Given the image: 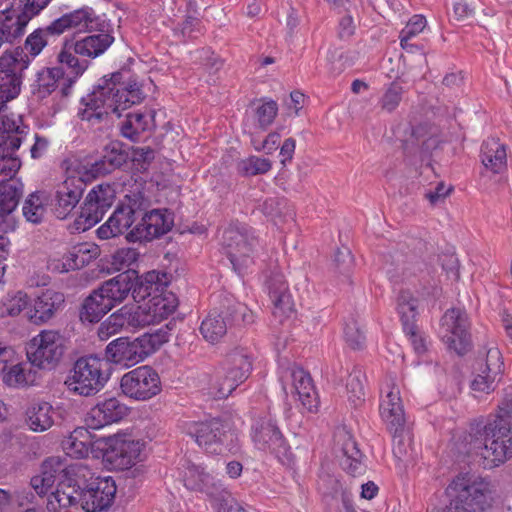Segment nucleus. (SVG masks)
Segmentation results:
<instances>
[{
  "label": "nucleus",
  "mask_w": 512,
  "mask_h": 512,
  "mask_svg": "<svg viewBox=\"0 0 512 512\" xmlns=\"http://www.w3.org/2000/svg\"><path fill=\"white\" fill-rule=\"evenodd\" d=\"M47 198L44 192L35 191L30 193L24 200L22 213L26 221L39 224L43 221L46 213Z\"/></svg>",
  "instance_id": "79ce46f5"
},
{
  "label": "nucleus",
  "mask_w": 512,
  "mask_h": 512,
  "mask_svg": "<svg viewBox=\"0 0 512 512\" xmlns=\"http://www.w3.org/2000/svg\"><path fill=\"white\" fill-rule=\"evenodd\" d=\"M418 299L408 290H402L397 296V312L400 316L403 329L411 330L416 324L418 315Z\"/></svg>",
  "instance_id": "ea45409f"
},
{
  "label": "nucleus",
  "mask_w": 512,
  "mask_h": 512,
  "mask_svg": "<svg viewBox=\"0 0 512 512\" xmlns=\"http://www.w3.org/2000/svg\"><path fill=\"white\" fill-rule=\"evenodd\" d=\"M449 489L453 498L444 512H482L492 505L491 486L483 478L460 474Z\"/></svg>",
  "instance_id": "39448f33"
},
{
  "label": "nucleus",
  "mask_w": 512,
  "mask_h": 512,
  "mask_svg": "<svg viewBox=\"0 0 512 512\" xmlns=\"http://www.w3.org/2000/svg\"><path fill=\"white\" fill-rule=\"evenodd\" d=\"M403 87L397 83L392 82L386 89L384 94L379 100V105L382 110L386 112H393L402 100Z\"/></svg>",
  "instance_id": "6e6d98bb"
},
{
  "label": "nucleus",
  "mask_w": 512,
  "mask_h": 512,
  "mask_svg": "<svg viewBox=\"0 0 512 512\" xmlns=\"http://www.w3.org/2000/svg\"><path fill=\"white\" fill-rule=\"evenodd\" d=\"M64 82V71L61 67H44L36 73L33 84V94L40 99L50 96Z\"/></svg>",
  "instance_id": "7c9ffc66"
},
{
  "label": "nucleus",
  "mask_w": 512,
  "mask_h": 512,
  "mask_svg": "<svg viewBox=\"0 0 512 512\" xmlns=\"http://www.w3.org/2000/svg\"><path fill=\"white\" fill-rule=\"evenodd\" d=\"M183 483L187 489L205 494L215 507L231 494L220 479L190 461L184 466Z\"/></svg>",
  "instance_id": "2eb2a0df"
},
{
  "label": "nucleus",
  "mask_w": 512,
  "mask_h": 512,
  "mask_svg": "<svg viewBox=\"0 0 512 512\" xmlns=\"http://www.w3.org/2000/svg\"><path fill=\"white\" fill-rule=\"evenodd\" d=\"M101 450L104 461L115 469L125 470L139 460L142 444L127 435H113L104 440Z\"/></svg>",
  "instance_id": "f3484780"
},
{
  "label": "nucleus",
  "mask_w": 512,
  "mask_h": 512,
  "mask_svg": "<svg viewBox=\"0 0 512 512\" xmlns=\"http://www.w3.org/2000/svg\"><path fill=\"white\" fill-rule=\"evenodd\" d=\"M470 323L467 313L460 308L448 309L441 318L440 336L450 350L464 355L471 346Z\"/></svg>",
  "instance_id": "ddd939ff"
},
{
  "label": "nucleus",
  "mask_w": 512,
  "mask_h": 512,
  "mask_svg": "<svg viewBox=\"0 0 512 512\" xmlns=\"http://www.w3.org/2000/svg\"><path fill=\"white\" fill-rule=\"evenodd\" d=\"M54 410L47 402H42L29 408L27 412V422L34 431H45L50 428L54 422Z\"/></svg>",
  "instance_id": "37998d69"
},
{
  "label": "nucleus",
  "mask_w": 512,
  "mask_h": 512,
  "mask_svg": "<svg viewBox=\"0 0 512 512\" xmlns=\"http://www.w3.org/2000/svg\"><path fill=\"white\" fill-rule=\"evenodd\" d=\"M25 364H22L18 361L16 357L15 362H11V365L8 366V369L0 373L2 376L3 382L10 387H21L28 385L32 380L31 372H26Z\"/></svg>",
  "instance_id": "49530a36"
},
{
  "label": "nucleus",
  "mask_w": 512,
  "mask_h": 512,
  "mask_svg": "<svg viewBox=\"0 0 512 512\" xmlns=\"http://www.w3.org/2000/svg\"><path fill=\"white\" fill-rule=\"evenodd\" d=\"M344 337L346 343L354 350L362 349L365 344V335L358 326L357 322L352 320L345 324Z\"/></svg>",
  "instance_id": "052dcab7"
},
{
  "label": "nucleus",
  "mask_w": 512,
  "mask_h": 512,
  "mask_svg": "<svg viewBox=\"0 0 512 512\" xmlns=\"http://www.w3.org/2000/svg\"><path fill=\"white\" fill-rule=\"evenodd\" d=\"M332 492L325 495L328 512H357L352 501V494L342 484L331 479Z\"/></svg>",
  "instance_id": "4c0bfd02"
},
{
  "label": "nucleus",
  "mask_w": 512,
  "mask_h": 512,
  "mask_svg": "<svg viewBox=\"0 0 512 512\" xmlns=\"http://www.w3.org/2000/svg\"><path fill=\"white\" fill-rule=\"evenodd\" d=\"M222 244L235 272L242 275L253 263L258 239L251 227L242 224L229 225L223 232Z\"/></svg>",
  "instance_id": "0eeeda50"
},
{
  "label": "nucleus",
  "mask_w": 512,
  "mask_h": 512,
  "mask_svg": "<svg viewBox=\"0 0 512 512\" xmlns=\"http://www.w3.org/2000/svg\"><path fill=\"white\" fill-rule=\"evenodd\" d=\"M86 188L80 177H67L57 184L47 198V205L53 215L61 220L67 219L79 204Z\"/></svg>",
  "instance_id": "dca6fc26"
},
{
  "label": "nucleus",
  "mask_w": 512,
  "mask_h": 512,
  "mask_svg": "<svg viewBox=\"0 0 512 512\" xmlns=\"http://www.w3.org/2000/svg\"><path fill=\"white\" fill-rule=\"evenodd\" d=\"M128 72H114L99 80L97 87L81 103L85 106L78 116L92 124L99 123L109 114L121 116V112L145 99L142 86L135 80L126 78Z\"/></svg>",
  "instance_id": "f03ea898"
},
{
  "label": "nucleus",
  "mask_w": 512,
  "mask_h": 512,
  "mask_svg": "<svg viewBox=\"0 0 512 512\" xmlns=\"http://www.w3.org/2000/svg\"><path fill=\"white\" fill-rule=\"evenodd\" d=\"M52 23L45 27L35 29L30 33L24 41L23 46H17L13 49L6 50L2 54L9 55L17 62H26V70L31 62L43 51L48 45L49 38L59 37L57 33L51 31Z\"/></svg>",
  "instance_id": "393cba45"
},
{
  "label": "nucleus",
  "mask_w": 512,
  "mask_h": 512,
  "mask_svg": "<svg viewBox=\"0 0 512 512\" xmlns=\"http://www.w3.org/2000/svg\"><path fill=\"white\" fill-rule=\"evenodd\" d=\"M90 250L86 244H81L73 248L69 253L68 259L72 261L69 263V268L79 269L91 258Z\"/></svg>",
  "instance_id": "338daca9"
},
{
  "label": "nucleus",
  "mask_w": 512,
  "mask_h": 512,
  "mask_svg": "<svg viewBox=\"0 0 512 512\" xmlns=\"http://www.w3.org/2000/svg\"><path fill=\"white\" fill-rule=\"evenodd\" d=\"M62 446L67 455L75 458H84L88 456L91 449L86 446L85 442L74 440L71 435L62 442Z\"/></svg>",
  "instance_id": "69168bd1"
},
{
  "label": "nucleus",
  "mask_w": 512,
  "mask_h": 512,
  "mask_svg": "<svg viewBox=\"0 0 512 512\" xmlns=\"http://www.w3.org/2000/svg\"><path fill=\"white\" fill-rule=\"evenodd\" d=\"M182 429L206 453L219 455L224 451L226 429L219 419L214 418L204 422L186 421Z\"/></svg>",
  "instance_id": "a211bd4d"
},
{
  "label": "nucleus",
  "mask_w": 512,
  "mask_h": 512,
  "mask_svg": "<svg viewBox=\"0 0 512 512\" xmlns=\"http://www.w3.org/2000/svg\"><path fill=\"white\" fill-rule=\"evenodd\" d=\"M138 222L126 235L129 242L151 241L168 233L174 225L173 214L168 209L143 211Z\"/></svg>",
  "instance_id": "6ab92c4d"
},
{
  "label": "nucleus",
  "mask_w": 512,
  "mask_h": 512,
  "mask_svg": "<svg viewBox=\"0 0 512 512\" xmlns=\"http://www.w3.org/2000/svg\"><path fill=\"white\" fill-rule=\"evenodd\" d=\"M121 308L129 329L153 324V318H151L147 303L143 305H125Z\"/></svg>",
  "instance_id": "a18cd8bd"
},
{
  "label": "nucleus",
  "mask_w": 512,
  "mask_h": 512,
  "mask_svg": "<svg viewBox=\"0 0 512 512\" xmlns=\"http://www.w3.org/2000/svg\"><path fill=\"white\" fill-rule=\"evenodd\" d=\"M28 21L14 10H3L0 12V48L8 43L12 44L15 40L22 37Z\"/></svg>",
  "instance_id": "473e14b6"
},
{
  "label": "nucleus",
  "mask_w": 512,
  "mask_h": 512,
  "mask_svg": "<svg viewBox=\"0 0 512 512\" xmlns=\"http://www.w3.org/2000/svg\"><path fill=\"white\" fill-rule=\"evenodd\" d=\"M427 25L426 18L423 15H413L406 26L402 29L405 38H414L421 33Z\"/></svg>",
  "instance_id": "774afa93"
},
{
  "label": "nucleus",
  "mask_w": 512,
  "mask_h": 512,
  "mask_svg": "<svg viewBox=\"0 0 512 512\" xmlns=\"http://www.w3.org/2000/svg\"><path fill=\"white\" fill-rule=\"evenodd\" d=\"M499 380V378L489 373H482L481 371H479V373L471 382V389L477 392L490 393L494 391L496 383Z\"/></svg>",
  "instance_id": "e2e57ef3"
},
{
  "label": "nucleus",
  "mask_w": 512,
  "mask_h": 512,
  "mask_svg": "<svg viewBox=\"0 0 512 512\" xmlns=\"http://www.w3.org/2000/svg\"><path fill=\"white\" fill-rule=\"evenodd\" d=\"M484 467H497L512 458V398H505L493 422L484 426Z\"/></svg>",
  "instance_id": "20e7f679"
},
{
  "label": "nucleus",
  "mask_w": 512,
  "mask_h": 512,
  "mask_svg": "<svg viewBox=\"0 0 512 512\" xmlns=\"http://www.w3.org/2000/svg\"><path fill=\"white\" fill-rule=\"evenodd\" d=\"M485 356L484 362L479 363V371L489 373L500 379L504 372V362L499 348L496 346L487 347Z\"/></svg>",
  "instance_id": "603ef678"
},
{
  "label": "nucleus",
  "mask_w": 512,
  "mask_h": 512,
  "mask_svg": "<svg viewBox=\"0 0 512 512\" xmlns=\"http://www.w3.org/2000/svg\"><path fill=\"white\" fill-rule=\"evenodd\" d=\"M334 270L339 276L342 277V282L351 284V274L354 266V258L351 251L344 247L337 249L333 260Z\"/></svg>",
  "instance_id": "09e8293b"
},
{
  "label": "nucleus",
  "mask_w": 512,
  "mask_h": 512,
  "mask_svg": "<svg viewBox=\"0 0 512 512\" xmlns=\"http://www.w3.org/2000/svg\"><path fill=\"white\" fill-rule=\"evenodd\" d=\"M146 199L141 193L126 195L109 219L96 231L98 238L106 240L127 231L146 210Z\"/></svg>",
  "instance_id": "9d476101"
},
{
  "label": "nucleus",
  "mask_w": 512,
  "mask_h": 512,
  "mask_svg": "<svg viewBox=\"0 0 512 512\" xmlns=\"http://www.w3.org/2000/svg\"><path fill=\"white\" fill-rule=\"evenodd\" d=\"M129 413V408L115 397L99 401L87 413L86 425L93 429H100L104 426L116 423L124 419Z\"/></svg>",
  "instance_id": "a878e982"
},
{
  "label": "nucleus",
  "mask_w": 512,
  "mask_h": 512,
  "mask_svg": "<svg viewBox=\"0 0 512 512\" xmlns=\"http://www.w3.org/2000/svg\"><path fill=\"white\" fill-rule=\"evenodd\" d=\"M135 277L136 271L134 269H128L105 281L98 288V291L103 294V297H105L111 309L122 303L128 297L133 287Z\"/></svg>",
  "instance_id": "bb28decb"
},
{
  "label": "nucleus",
  "mask_w": 512,
  "mask_h": 512,
  "mask_svg": "<svg viewBox=\"0 0 512 512\" xmlns=\"http://www.w3.org/2000/svg\"><path fill=\"white\" fill-rule=\"evenodd\" d=\"M364 380L365 375L362 369L355 366L347 379V393L349 400L355 405H359L364 400Z\"/></svg>",
  "instance_id": "8fccbe9b"
},
{
  "label": "nucleus",
  "mask_w": 512,
  "mask_h": 512,
  "mask_svg": "<svg viewBox=\"0 0 512 512\" xmlns=\"http://www.w3.org/2000/svg\"><path fill=\"white\" fill-rule=\"evenodd\" d=\"M73 48L74 44L71 40L66 39L56 57L58 67L64 71V82L61 84L62 97L71 95L74 84L90 66V61L80 57Z\"/></svg>",
  "instance_id": "5701e85b"
},
{
  "label": "nucleus",
  "mask_w": 512,
  "mask_h": 512,
  "mask_svg": "<svg viewBox=\"0 0 512 512\" xmlns=\"http://www.w3.org/2000/svg\"><path fill=\"white\" fill-rule=\"evenodd\" d=\"M148 309L153 318V324L168 318L176 309L177 301L174 296L163 297L160 295L153 296L148 302Z\"/></svg>",
  "instance_id": "c03bdc74"
},
{
  "label": "nucleus",
  "mask_w": 512,
  "mask_h": 512,
  "mask_svg": "<svg viewBox=\"0 0 512 512\" xmlns=\"http://www.w3.org/2000/svg\"><path fill=\"white\" fill-rule=\"evenodd\" d=\"M263 213L275 218H292L294 213L293 210L288 206V201L285 198L269 197L262 204Z\"/></svg>",
  "instance_id": "5fc2aeb1"
},
{
  "label": "nucleus",
  "mask_w": 512,
  "mask_h": 512,
  "mask_svg": "<svg viewBox=\"0 0 512 512\" xmlns=\"http://www.w3.org/2000/svg\"><path fill=\"white\" fill-rule=\"evenodd\" d=\"M110 310L111 306L106 302L103 294L96 289L84 300L80 319L82 322L97 323Z\"/></svg>",
  "instance_id": "c9c22d12"
},
{
  "label": "nucleus",
  "mask_w": 512,
  "mask_h": 512,
  "mask_svg": "<svg viewBox=\"0 0 512 512\" xmlns=\"http://www.w3.org/2000/svg\"><path fill=\"white\" fill-rule=\"evenodd\" d=\"M66 349V339L60 332L44 330L28 343L27 358L34 367L53 370L60 364Z\"/></svg>",
  "instance_id": "6e6552de"
},
{
  "label": "nucleus",
  "mask_w": 512,
  "mask_h": 512,
  "mask_svg": "<svg viewBox=\"0 0 512 512\" xmlns=\"http://www.w3.org/2000/svg\"><path fill=\"white\" fill-rule=\"evenodd\" d=\"M151 346L143 336L133 340L118 338L106 347L107 358L115 364L133 366L151 355Z\"/></svg>",
  "instance_id": "4be33fe9"
},
{
  "label": "nucleus",
  "mask_w": 512,
  "mask_h": 512,
  "mask_svg": "<svg viewBox=\"0 0 512 512\" xmlns=\"http://www.w3.org/2000/svg\"><path fill=\"white\" fill-rule=\"evenodd\" d=\"M26 71V62H17L9 55L0 56V146L11 139L12 148H19L27 133L20 115L11 112L7 103L17 98Z\"/></svg>",
  "instance_id": "7ed1b4c3"
},
{
  "label": "nucleus",
  "mask_w": 512,
  "mask_h": 512,
  "mask_svg": "<svg viewBox=\"0 0 512 512\" xmlns=\"http://www.w3.org/2000/svg\"><path fill=\"white\" fill-rule=\"evenodd\" d=\"M93 32L81 38H72L71 42L74 44L73 50L78 53L80 57L88 59L90 62L103 55L114 42V36L109 32Z\"/></svg>",
  "instance_id": "cd10ccee"
},
{
  "label": "nucleus",
  "mask_w": 512,
  "mask_h": 512,
  "mask_svg": "<svg viewBox=\"0 0 512 512\" xmlns=\"http://www.w3.org/2000/svg\"><path fill=\"white\" fill-rule=\"evenodd\" d=\"M123 329H129L122 308L112 313L98 328V336L101 340H107Z\"/></svg>",
  "instance_id": "864d4df0"
},
{
  "label": "nucleus",
  "mask_w": 512,
  "mask_h": 512,
  "mask_svg": "<svg viewBox=\"0 0 512 512\" xmlns=\"http://www.w3.org/2000/svg\"><path fill=\"white\" fill-rule=\"evenodd\" d=\"M175 33H179L183 38H196L200 33V20L192 15H187L185 19L174 28Z\"/></svg>",
  "instance_id": "680f3d73"
},
{
  "label": "nucleus",
  "mask_w": 512,
  "mask_h": 512,
  "mask_svg": "<svg viewBox=\"0 0 512 512\" xmlns=\"http://www.w3.org/2000/svg\"><path fill=\"white\" fill-rule=\"evenodd\" d=\"M17 149L12 148L11 139H8L7 144L0 146V183L18 180L15 175L21 167V161L13 156Z\"/></svg>",
  "instance_id": "a19ab883"
},
{
  "label": "nucleus",
  "mask_w": 512,
  "mask_h": 512,
  "mask_svg": "<svg viewBox=\"0 0 512 512\" xmlns=\"http://www.w3.org/2000/svg\"><path fill=\"white\" fill-rule=\"evenodd\" d=\"M481 162L493 173H501L507 167L506 146L498 138H488L481 145Z\"/></svg>",
  "instance_id": "2f4dec72"
},
{
  "label": "nucleus",
  "mask_w": 512,
  "mask_h": 512,
  "mask_svg": "<svg viewBox=\"0 0 512 512\" xmlns=\"http://www.w3.org/2000/svg\"><path fill=\"white\" fill-rule=\"evenodd\" d=\"M106 365L101 358L89 355L77 359L65 380L68 390L81 395L92 396L97 394L108 381L104 373Z\"/></svg>",
  "instance_id": "423d86ee"
},
{
  "label": "nucleus",
  "mask_w": 512,
  "mask_h": 512,
  "mask_svg": "<svg viewBox=\"0 0 512 512\" xmlns=\"http://www.w3.org/2000/svg\"><path fill=\"white\" fill-rule=\"evenodd\" d=\"M51 23V31L57 33L58 36L68 31L78 34L107 32V29L111 27L104 16L97 14L92 7L87 5L64 13Z\"/></svg>",
  "instance_id": "9b49d317"
},
{
  "label": "nucleus",
  "mask_w": 512,
  "mask_h": 512,
  "mask_svg": "<svg viewBox=\"0 0 512 512\" xmlns=\"http://www.w3.org/2000/svg\"><path fill=\"white\" fill-rule=\"evenodd\" d=\"M101 154L103 155V158L106 159L108 165L114 169V171L122 167L129 158L126 145L120 141L109 142L104 146Z\"/></svg>",
  "instance_id": "3c124183"
},
{
  "label": "nucleus",
  "mask_w": 512,
  "mask_h": 512,
  "mask_svg": "<svg viewBox=\"0 0 512 512\" xmlns=\"http://www.w3.org/2000/svg\"><path fill=\"white\" fill-rule=\"evenodd\" d=\"M272 167L271 161L266 158L250 156L238 161L236 169L238 174L244 177L267 173Z\"/></svg>",
  "instance_id": "de8ad7c7"
},
{
  "label": "nucleus",
  "mask_w": 512,
  "mask_h": 512,
  "mask_svg": "<svg viewBox=\"0 0 512 512\" xmlns=\"http://www.w3.org/2000/svg\"><path fill=\"white\" fill-rule=\"evenodd\" d=\"M342 452L341 466L348 474L355 477L365 473L366 465L363 462L364 455L353 438L349 437L343 443Z\"/></svg>",
  "instance_id": "e433bc0d"
},
{
  "label": "nucleus",
  "mask_w": 512,
  "mask_h": 512,
  "mask_svg": "<svg viewBox=\"0 0 512 512\" xmlns=\"http://www.w3.org/2000/svg\"><path fill=\"white\" fill-rule=\"evenodd\" d=\"M252 371V359L245 348H236L227 354L217 370V389L220 398H227Z\"/></svg>",
  "instance_id": "1a4fd4ad"
},
{
  "label": "nucleus",
  "mask_w": 512,
  "mask_h": 512,
  "mask_svg": "<svg viewBox=\"0 0 512 512\" xmlns=\"http://www.w3.org/2000/svg\"><path fill=\"white\" fill-rule=\"evenodd\" d=\"M219 313L224 315L228 326L247 325L254 322L253 312L245 304L236 301L232 297H225Z\"/></svg>",
  "instance_id": "f704fd0d"
},
{
  "label": "nucleus",
  "mask_w": 512,
  "mask_h": 512,
  "mask_svg": "<svg viewBox=\"0 0 512 512\" xmlns=\"http://www.w3.org/2000/svg\"><path fill=\"white\" fill-rule=\"evenodd\" d=\"M65 301L63 293L47 290L38 296L29 311V318L35 324L49 321L63 306Z\"/></svg>",
  "instance_id": "c85d7f7f"
},
{
  "label": "nucleus",
  "mask_w": 512,
  "mask_h": 512,
  "mask_svg": "<svg viewBox=\"0 0 512 512\" xmlns=\"http://www.w3.org/2000/svg\"><path fill=\"white\" fill-rule=\"evenodd\" d=\"M139 253L136 249L133 248H121L118 249L112 255V265L116 270H122L124 268L130 269V266L133 265L138 260Z\"/></svg>",
  "instance_id": "bf43d9fd"
},
{
  "label": "nucleus",
  "mask_w": 512,
  "mask_h": 512,
  "mask_svg": "<svg viewBox=\"0 0 512 512\" xmlns=\"http://www.w3.org/2000/svg\"><path fill=\"white\" fill-rule=\"evenodd\" d=\"M228 322L219 311H212L202 321L200 333L204 339L212 344L219 342L227 333Z\"/></svg>",
  "instance_id": "58836bf2"
},
{
  "label": "nucleus",
  "mask_w": 512,
  "mask_h": 512,
  "mask_svg": "<svg viewBox=\"0 0 512 512\" xmlns=\"http://www.w3.org/2000/svg\"><path fill=\"white\" fill-rule=\"evenodd\" d=\"M145 285L154 289L155 292H162L169 283V277L166 272L149 271L140 277Z\"/></svg>",
  "instance_id": "0e129e2a"
},
{
  "label": "nucleus",
  "mask_w": 512,
  "mask_h": 512,
  "mask_svg": "<svg viewBox=\"0 0 512 512\" xmlns=\"http://www.w3.org/2000/svg\"><path fill=\"white\" fill-rule=\"evenodd\" d=\"M278 114V104L269 98H261L252 110V125L244 124V128L252 129L254 133L265 132L274 122Z\"/></svg>",
  "instance_id": "72a5a7b5"
},
{
  "label": "nucleus",
  "mask_w": 512,
  "mask_h": 512,
  "mask_svg": "<svg viewBox=\"0 0 512 512\" xmlns=\"http://www.w3.org/2000/svg\"><path fill=\"white\" fill-rule=\"evenodd\" d=\"M116 194L110 184H99L86 195L76 219L77 229L83 231L96 225L111 208Z\"/></svg>",
  "instance_id": "4468645a"
},
{
  "label": "nucleus",
  "mask_w": 512,
  "mask_h": 512,
  "mask_svg": "<svg viewBox=\"0 0 512 512\" xmlns=\"http://www.w3.org/2000/svg\"><path fill=\"white\" fill-rule=\"evenodd\" d=\"M250 436L258 450L269 451L277 457L286 455L288 451V444L276 421L269 415L253 420Z\"/></svg>",
  "instance_id": "412c9836"
},
{
  "label": "nucleus",
  "mask_w": 512,
  "mask_h": 512,
  "mask_svg": "<svg viewBox=\"0 0 512 512\" xmlns=\"http://www.w3.org/2000/svg\"><path fill=\"white\" fill-rule=\"evenodd\" d=\"M116 492L112 477L96 476L82 465L70 466L56 491L47 497L46 508L48 512H70L71 507L102 512L112 505Z\"/></svg>",
  "instance_id": "f257e3e1"
},
{
  "label": "nucleus",
  "mask_w": 512,
  "mask_h": 512,
  "mask_svg": "<svg viewBox=\"0 0 512 512\" xmlns=\"http://www.w3.org/2000/svg\"><path fill=\"white\" fill-rule=\"evenodd\" d=\"M122 393L137 401H147L161 392L160 376L148 365L139 366L125 373L120 380Z\"/></svg>",
  "instance_id": "f8f14e48"
},
{
  "label": "nucleus",
  "mask_w": 512,
  "mask_h": 512,
  "mask_svg": "<svg viewBox=\"0 0 512 512\" xmlns=\"http://www.w3.org/2000/svg\"><path fill=\"white\" fill-rule=\"evenodd\" d=\"M244 132L250 136L251 143L257 151L265 150L266 153L270 154L279 146L281 134L278 131L269 133L263 141L256 139L255 135L257 133H254L251 128L249 130L244 128Z\"/></svg>",
  "instance_id": "4d7b16f0"
},
{
  "label": "nucleus",
  "mask_w": 512,
  "mask_h": 512,
  "mask_svg": "<svg viewBox=\"0 0 512 512\" xmlns=\"http://www.w3.org/2000/svg\"><path fill=\"white\" fill-rule=\"evenodd\" d=\"M291 378L294 391L303 407L309 412L316 411L317 393L310 374L301 367H294L291 370Z\"/></svg>",
  "instance_id": "c756f323"
},
{
  "label": "nucleus",
  "mask_w": 512,
  "mask_h": 512,
  "mask_svg": "<svg viewBox=\"0 0 512 512\" xmlns=\"http://www.w3.org/2000/svg\"><path fill=\"white\" fill-rule=\"evenodd\" d=\"M24 193V185L20 180L0 183V232L15 231L18 225L17 207Z\"/></svg>",
  "instance_id": "b1692460"
},
{
  "label": "nucleus",
  "mask_w": 512,
  "mask_h": 512,
  "mask_svg": "<svg viewBox=\"0 0 512 512\" xmlns=\"http://www.w3.org/2000/svg\"><path fill=\"white\" fill-rule=\"evenodd\" d=\"M395 375H387L381 385L382 400L380 415L390 432H402L405 425V414L400 397V390Z\"/></svg>",
  "instance_id": "aec40b11"
},
{
  "label": "nucleus",
  "mask_w": 512,
  "mask_h": 512,
  "mask_svg": "<svg viewBox=\"0 0 512 512\" xmlns=\"http://www.w3.org/2000/svg\"><path fill=\"white\" fill-rule=\"evenodd\" d=\"M270 299L274 305L273 314L279 317L289 316L293 311V300L289 290L270 294Z\"/></svg>",
  "instance_id": "13d9d810"
}]
</instances>
